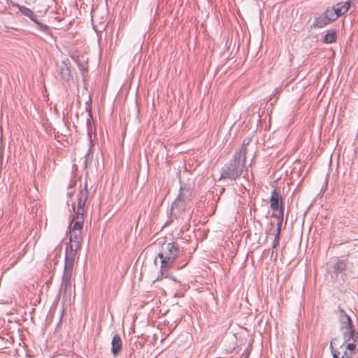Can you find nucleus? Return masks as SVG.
Returning a JSON list of instances; mask_svg holds the SVG:
<instances>
[{
    "mask_svg": "<svg viewBox=\"0 0 358 358\" xmlns=\"http://www.w3.org/2000/svg\"><path fill=\"white\" fill-rule=\"evenodd\" d=\"M185 251L177 241H173L165 244L162 247V250L158 253L155 259V264H157V259L160 260V275L156 278V281L162 280L163 278L168 277V271L169 268L176 266L178 260L185 255Z\"/></svg>",
    "mask_w": 358,
    "mask_h": 358,
    "instance_id": "f257e3e1",
    "label": "nucleus"
},
{
    "mask_svg": "<svg viewBox=\"0 0 358 358\" xmlns=\"http://www.w3.org/2000/svg\"><path fill=\"white\" fill-rule=\"evenodd\" d=\"M245 167V164L241 161L236 159V157L226 163L220 170L219 180H230L235 181L241 177Z\"/></svg>",
    "mask_w": 358,
    "mask_h": 358,
    "instance_id": "f03ea898",
    "label": "nucleus"
},
{
    "mask_svg": "<svg viewBox=\"0 0 358 358\" xmlns=\"http://www.w3.org/2000/svg\"><path fill=\"white\" fill-rule=\"evenodd\" d=\"M72 208L74 212V215L73 220L70 222V227L73 222V225L72 227L73 232L81 231L84 222L85 208H83V211L79 212V206H77L76 209V203H73L72 204Z\"/></svg>",
    "mask_w": 358,
    "mask_h": 358,
    "instance_id": "7ed1b4c3",
    "label": "nucleus"
},
{
    "mask_svg": "<svg viewBox=\"0 0 358 358\" xmlns=\"http://www.w3.org/2000/svg\"><path fill=\"white\" fill-rule=\"evenodd\" d=\"M88 173L85 174V182L83 187H81L78 195H77V203L79 206V212L83 211V208L85 206L86 201L88 199L89 191H88Z\"/></svg>",
    "mask_w": 358,
    "mask_h": 358,
    "instance_id": "20e7f679",
    "label": "nucleus"
},
{
    "mask_svg": "<svg viewBox=\"0 0 358 358\" xmlns=\"http://www.w3.org/2000/svg\"><path fill=\"white\" fill-rule=\"evenodd\" d=\"M189 202V201L178 196L171 205V210L172 215H175L176 217L180 216L187 210Z\"/></svg>",
    "mask_w": 358,
    "mask_h": 358,
    "instance_id": "39448f33",
    "label": "nucleus"
},
{
    "mask_svg": "<svg viewBox=\"0 0 358 358\" xmlns=\"http://www.w3.org/2000/svg\"><path fill=\"white\" fill-rule=\"evenodd\" d=\"M336 313L338 314V321L341 324V331H343L345 329H352V327H354L351 317L341 307H338Z\"/></svg>",
    "mask_w": 358,
    "mask_h": 358,
    "instance_id": "423d86ee",
    "label": "nucleus"
},
{
    "mask_svg": "<svg viewBox=\"0 0 358 358\" xmlns=\"http://www.w3.org/2000/svg\"><path fill=\"white\" fill-rule=\"evenodd\" d=\"M73 269L64 268V273L62 275V281L61 284L60 289L65 294L67 292L71 291V277Z\"/></svg>",
    "mask_w": 358,
    "mask_h": 358,
    "instance_id": "0eeeda50",
    "label": "nucleus"
},
{
    "mask_svg": "<svg viewBox=\"0 0 358 358\" xmlns=\"http://www.w3.org/2000/svg\"><path fill=\"white\" fill-rule=\"evenodd\" d=\"M270 202L271 208L274 211H277L278 210L284 208L282 202V196L280 195V192L277 189H274L272 191Z\"/></svg>",
    "mask_w": 358,
    "mask_h": 358,
    "instance_id": "6e6552de",
    "label": "nucleus"
},
{
    "mask_svg": "<svg viewBox=\"0 0 358 358\" xmlns=\"http://www.w3.org/2000/svg\"><path fill=\"white\" fill-rule=\"evenodd\" d=\"M57 66L59 75L62 80L68 82L72 79V73L70 66L65 61H62Z\"/></svg>",
    "mask_w": 358,
    "mask_h": 358,
    "instance_id": "1a4fd4ad",
    "label": "nucleus"
},
{
    "mask_svg": "<svg viewBox=\"0 0 358 358\" xmlns=\"http://www.w3.org/2000/svg\"><path fill=\"white\" fill-rule=\"evenodd\" d=\"M122 350V341L120 336L115 334L111 341V354L114 357H117Z\"/></svg>",
    "mask_w": 358,
    "mask_h": 358,
    "instance_id": "9d476101",
    "label": "nucleus"
},
{
    "mask_svg": "<svg viewBox=\"0 0 358 358\" xmlns=\"http://www.w3.org/2000/svg\"><path fill=\"white\" fill-rule=\"evenodd\" d=\"M330 22L327 20L322 13L320 15H315V20L313 23L311 24V29H320L328 25Z\"/></svg>",
    "mask_w": 358,
    "mask_h": 358,
    "instance_id": "9b49d317",
    "label": "nucleus"
},
{
    "mask_svg": "<svg viewBox=\"0 0 358 358\" xmlns=\"http://www.w3.org/2000/svg\"><path fill=\"white\" fill-rule=\"evenodd\" d=\"M347 264L348 262L345 259H337L336 260V262L334 264L332 268L336 277L340 273L346 270Z\"/></svg>",
    "mask_w": 358,
    "mask_h": 358,
    "instance_id": "f8f14e48",
    "label": "nucleus"
},
{
    "mask_svg": "<svg viewBox=\"0 0 358 358\" xmlns=\"http://www.w3.org/2000/svg\"><path fill=\"white\" fill-rule=\"evenodd\" d=\"M12 6L17 8L24 15L30 18L31 21H35L34 20L36 18V16L30 8L17 3H12Z\"/></svg>",
    "mask_w": 358,
    "mask_h": 358,
    "instance_id": "ddd939ff",
    "label": "nucleus"
},
{
    "mask_svg": "<svg viewBox=\"0 0 358 358\" xmlns=\"http://www.w3.org/2000/svg\"><path fill=\"white\" fill-rule=\"evenodd\" d=\"M192 190L190 186L187 184H184L180 186L179 197L186 199L189 201H191L192 196Z\"/></svg>",
    "mask_w": 358,
    "mask_h": 358,
    "instance_id": "4468645a",
    "label": "nucleus"
},
{
    "mask_svg": "<svg viewBox=\"0 0 358 358\" xmlns=\"http://www.w3.org/2000/svg\"><path fill=\"white\" fill-rule=\"evenodd\" d=\"M247 152L248 148L246 147V144H245V141H243L238 151H236L234 154L233 157H236V159L241 161L242 163H244V164H245Z\"/></svg>",
    "mask_w": 358,
    "mask_h": 358,
    "instance_id": "2eb2a0df",
    "label": "nucleus"
},
{
    "mask_svg": "<svg viewBox=\"0 0 358 358\" xmlns=\"http://www.w3.org/2000/svg\"><path fill=\"white\" fill-rule=\"evenodd\" d=\"M82 242L75 243V242H69L66 244L65 253H68L69 255L71 254L73 255L76 256L77 252L81 248Z\"/></svg>",
    "mask_w": 358,
    "mask_h": 358,
    "instance_id": "dca6fc26",
    "label": "nucleus"
},
{
    "mask_svg": "<svg viewBox=\"0 0 358 358\" xmlns=\"http://www.w3.org/2000/svg\"><path fill=\"white\" fill-rule=\"evenodd\" d=\"M340 345H341V343L339 342V339L338 338H334L331 341L329 348L333 358H338V355H341V352L336 348V346H338L340 348Z\"/></svg>",
    "mask_w": 358,
    "mask_h": 358,
    "instance_id": "f3484780",
    "label": "nucleus"
},
{
    "mask_svg": "<svg viewBox=\"0 0 358 358\" xmlns=\"http://www.w3.org/2000/svg\"><path fill=\"white\" fill-rule=\"evenodd\" d=\"M322 14L327 17V20L330 22H334L336 20L338 17V15L336 13L335 9V6L328 7Z\"/></svg>",
    "mask_w": 358,
    "mask_h": 358,
    "instance_id": "a211bd4d",
    "label": "nucleus"
},
{
    "mask_svg": "<svg viewBox=\"0 0 358 358\" xmlns=\"http://www.w3.org/2000/svg\"><path fill=\"white\" fill-rule=\"evenodd\" d=\"M337 39V31L336 29L328 30L327 34L323 38V42L324 43H332L336 41Z\"/></svg>",
    "mask_w": 358,
    "mask_h": 358,
    "instance_id": "6ab92c4d",
    "label": "nucleus"
},
{
    "mask_svg": "<svg viewBox=\"0 0 358 358\" xmlns=\"http://www.w3.org/2000/svg\"><path fill=\"white\" fill-rule=\"evenodd\" d=\"M76 256L73 255L72 253L71 255L68 253H65V264L64 268L73 269L74 262H75Z\"/></svg>",
    "mask_w": 358,
    "mask_h": 358,
    "instance_id": "aec40b11",
    "label": "nucleus"
},
{
    "mask_svg": "<svg viewBox=\"0 0 358 358\" xmlns=\"http://www.w3.org/2000/svg\"><path fill=\"white\" fill-rule=\"evenodd\" d=\"M357 345H358L357 342H348L343 346V348H345V350L348 352L351 353L352 356L354 357L358 351V349H357Z\"/></svg>",
    "mask_w": 358,
    "mask_h": 358,
    "instance_id": "412c9836",
    "label": "nucleus"
},
{
    "mask_svg": "<svg viewBox=\"0 0 358 358\" xmlns=\"http://www.w3.org/2000/svg\"><path fill=\"white\" fill-rule=\"evenodd\" d=\"M35 21H33L36 24H37L38 29L45 32V33H47V34H49L50 33V27L44 24V23H42L38 19L37 17L34 20Z\"/></svg>",
    "mask_w": 358,
    "mask_h": 358,
    "instance_id": "4be33fe9",
    "label": "nucleus"
},
{
    "mask_svg": "<svg viewBox=\"0 0 358 358\" xmlns=\"http://www.w3.org/2000/svg\"><path fill=\"white\" fill-rule=\"evenodd\" d=\"M83 241V237L81 236V231L78 232H73V234L70 236V241L69 242H82Z\"/></svg>",
    "mask_w": 358,
    "mask_h": 358,
    "instance_id": "5701e85b",
    "label": "nucleus"
},
{
    "mask_svg": "<svg viewBox=\"0 0 358 358\" xmlns=\"http://www.w3.org/2000/svg\"><path fill=\"white\" fill-rule=\"evenodd\" d=\"M335 9L336 10L337 14L338 15V17L341 15L345 14L348 11V7L345 6H340L339 3L336 4V6H335Z\"/></svg>",
    "mask_w": 358,
    "mask_h": 358,
    "instance_id": "b1692460",
    "label": "nucleus"
},
{
    "mask_svg": "<svg viewBox=\"0 0 358 358\" xmlns=\"http://www.w3.org/2000/svg\"><path fill=\"white\" fill-rule=\"evenodd\" d=\"M278 213H273L272 214V217H276L278 220V222H282L283 221V216H284V208L278 210Z\"/></svg>",
    "mask_w": 358,
    "mask_h": 358,
    "instance_id": "393cba45",
    "label": "nucleus"
},
{
    "mask_svg": "<svg viewBox=\"0 0 358 358\" xmlns=\"http://www.w3.org/2000/svg\"><path fill=\"white\" fill-rule=\"evenodd\" d=\"M80 71L89 70L88 64L87 62H81L79 59L76 62Z\"/></svg>",
    "mask_w": 358,
    "mask_h": 358,
    "instance_id": "a878e982",
    "label": "nucleus"
},
{
    "mask_svg": "<svg viewBox=\"0 0 358 358\" xmlns=\"http://www.w3.org/2000/svg\"><path fill=\"white\" fill-rule=\"evenodd\" d=\"M88 72H89V70L80 71V74L82 76V80H83V83L84 85H86L87 83Z\"/></svg>",
    "mask_w": 358,
    "mask_h": 358,
    "instance_id": "bb28decb",
    "label": "nucleus"
},
{
    "mask_svg": "<svg viewBox=\"0 0 358 358\" xmlns=\"http://www.w3.org/2000/svg\"><path fill=\"white\" fill-rule=\"evenodd\" d=\"M280 238V234H275L273 241V245H272L273 248H276L278 247V245L279 244Z\"/></svg>",
    "mask_w": 358,
    "mask_h": 358,
    "instance_id": "cd10ccee",
    "label": "nucleus"
},
{
    "mask_svg": "<svg viewBox=\"0 0 358 358\" xmlns=\"http://www.w3.org/2000/svg\"><path fill=\"white\" fill-rule=\"evenodd\" d=\"M93 148V145L92 144V141H90V148H89L87 152L86 153L85 157L86 159V162L89 160V159L92 158V149Z\"/></svg>",
    "mask_w": 358,
    "mask_h": 358,
    "instance_id": "c85d7f7f",
    "label": "nucleus"
},
{
    "mask_svg": "<svg viewBox=\"0 0 358 358\" xmlns=\"http://www.w3.org/2000/svg\"><path fill=\"white\" fill-rule=\"evenodd\" d=\"M86 111L88 113L89 119L87 120V123H89L90 121V119L92 118V107H91L90 103L86 106Z\"/></svg>",
    "mask_w": 358,
    "mask_h": 358,
    "instance_id": "c756f323",
    "label": "nucleus"
},
{
    "mask_svg": "<svg viewBox=\"0 0 358 358\" xmlns=\"http://www.w3.org/2000/svg\"><path fill=\"white\" fill-rule=\"evenodd\" d=\"M352 354L348 352L346 350H345V352H343V355L340 357V355H338V358H352Z\"/></svg>",
    "mask_w": 358,
    "mask_h": 358,
    "instance_id": "7c9ffc66",
    "label": "nucleus"
},
{
    "mask_svg": "<svg viewBox=\"0 0 358 358\" xmlns=\"http://www.w3.org/2000/svg\"><path fill=\"white\" fill-rule=\"evenodd\" d=\"M137 345H138L137 342H135L131 347V352L129 354V357H131V358L132 357L133 355L134 354V351H135L134 347H137Z\"/></svg>",
    "mask_w": 358,
    "mask_h": 358,
    "instance_id": "2f4dec72",
    "label": "nucleus"
},
{
    "mask_svg": "<svg viewBox=\"0 0 358 358\" xmlns=\"http://www.w3.org/2000/svg\"><path fill=\"white\" fill-rule=\"evenodd\" d=\"M282 222H277V233L278 234H280L281 227H282Z\"/></svg>",
    "mask_w": 358,
    "mask_h": 358,
    "instance_id": "473e14b6",
    "label": "nucleus"
},
{
    "mask_svg": "<svg viewBox=\"0 0 358 358\" xmlns=\"http://www.w3.org/2000/svg\"><path fill=\"white\" fill-rule=\"evenodd\" d=\"M328 178H329V176H327L326 178H325V181H324V186L322 187V191H325L327 188V185H328Z\"/></svg>",
    "mask_w": 358,
    "mask_h": 358,
    "instance_id": "72a5a7b5",
    "label": "nucleus"
},
{
    "mask_svg": "<svg viewBox=\"0 0 358 358\" xmlns=\"http://www.w3.org/2000/svg\"><path fill=\"white\" fill-rule=\"evenodd\" d=\"M182 262H185L184 264H182V265H180V264H178L176 266L178 268H182V267H184L187 264V261H185V259H182Z\"/></svg>",
    "mask_w": 358,
    "mask_h": 358,
    "instance_id": "f704fd0d",
    "label": "nucleus"
},
{
    "mask_svg": "<svg viewBox=\"0 0 358 358\" xmlns=\"http://www.w3.org/2000/svg\"><path fill=\"white\" fill-rule=\"evenodd\" d=\"M76 180H71L70 184H69V188H73V187H74L76 186Z\"/></svg>",
    "mask_w": 358,
    "mask_h": 358,
    "instance_id": "c9c22d12",
    "label": "nucleus"
},
{
    "mask_svg": "<svg viewBox=\"0 0 358 358\" xmlns=\"http://www.w3.org/2000/svg\"><path fill=\"white\" fill-rule=\"evenodd\" d=\"M343 6H348V9L350 8V1H346Z\"/></svg>",
    "mask_w": 358,
    "mask_h": 358,
    "instance_id": "e433bc0d",
    "label": "nucleus"
},
{
    "mask_svg": "<svg viewBox=\"0 0 358 358\" xmlns=\"http://www.w3.org/2000/svg\"><path fill=\"white\" fill-rule=\"evenodd\" d=\"M182 296V294L180 292H177L175 294V296L176 297H181Z\"/></svg>",
    "mask_w": 358,
    "mask_h": 358,
    "instance_id": "4c0bfd02",
    "label": "nucleus"
},
{
    "mask_svg": "<svg viewBox=\"0 0 358 358\" xmlns=\"http://www.w3.org/2000/svg\"><path fill=\"white\" fill-rule=\"evenodd\" d=\"M17 262V259H16L13 262H12L10 264V266H12V267L14 266L16 264Z\"/></svg>",
    "mask_w": 358,
    "mask_h": 358,
    "instance_id": "58836bf2",
    "label": "nucleus"
},
{
    "mask_svg": "<svg viewBox=\"0 0 358 358\" xmlns=\"http://www.w3.org/2000/svg\"><path fill=\"white\" fill-rule=\"evenodd\" d=\"M7 3L12 6V3H15V2L13 1L12 0H7Z\"/></svg>",
    "mask_w": 358,
    "mask_h": 358,
    "instance_id": "ea45409f",
    "label": "nucleus"
},
{
    "mask_svg": "<svg viewBox=\"0 0 358 358\" xmlns=\"http://www.w3.org/2000/svg\"><path fill=\"white\" fill-rule=\"evenodd\" d=\"M270 225H271V229L274 226V224L273 222H271L270 223Z\"/></svg>",
    "mask_w": 358,
    "mask_h": 358,
    "instance_id": "a19ab883",
    "label": "nucleus"
},
{
    "mask_svg": "<svg viewBox=\"0 0 358 358\" xmlns=\"http://www.w3.org/2000/svg\"><path fill=\"white\" fill-rule=\"evenodd\" d=\"M245 144H246V147H247V146H248V145L249 144V142H248H248H246V141H245Z\"/></svg>",
    "mask_w": 358,
    "mask_h": 358,
    "instance_id": "79ce46f5",
    "label": "nucleus"
},
{
    "mask_svg": "<svg viewBox=\"0 0 358 358\" xmlns=\"http://www.w3.org/2000/svg\"><path fill=\"white\" fill-rule=\"evenodd\" d=\"M73 193L69 194V196H71Z\"/></svg>",
    "mask_w": 358,
    "mask_h": 358,
    "instance_id": "37998d69",
    "label": "nucleus"
},
{
    "mask_svg": "<svg viewBox=\"0 0 358 358\" xmlns=\"http://www.w3.org/2000/svg\"><path fill=\"white\" fill-rule=\"evenodd\" d=\"M245 358H248V357H245Z\"/></svg>",
    "mask_w": 358,
    "mask_h": 358,
    "instance_id": "c03bdc74",
    "label": "nucleus"
}]
</instances>
